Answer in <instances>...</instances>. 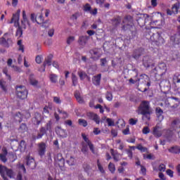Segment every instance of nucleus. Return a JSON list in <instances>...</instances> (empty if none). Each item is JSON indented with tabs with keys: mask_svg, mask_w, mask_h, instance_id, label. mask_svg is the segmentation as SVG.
Masks as SVG:
<instances>
[{
	"mask_svg": "<svg viewBox=\"0 0 180 180\" xmlns=\"http://www.w3.org/2000/svg\"><path fill=\"white\" fill-rule=\"evenodd\" d=\"M145 37L150 41L151 45L155 47H161L165 44V39L162 37L161 32L154 33L151 30L146 31Z\"/></svg>",
	"mask_w": 180,
	"mask_h": 180,
	"instance_id": "f257e3e1",
	"label": "nucleus"
},
{
	"mask_svg": "<svg viewBox=\"0 0 180 180\" xmlns=\"http://www.w3.org/2000/svg\"><path fill=\"white\" fill-rule=\"evenodd\" d=\"M138 113L144 116L147 120H150L153 114V110H151V108L150 107V102L147 101H142L138 108Z\"/></svg>",
	"mask_w": 180,
	"mask_h": 180,
	"instance_id": "f03ea898",
	"label": "nucleus"
},
{
	"mask_svg": "<svg viewBox=\"0 0 180 180\" xmlns=\"http://www.w3.org/2000/svg\"><path fill=\"white\" fill-rule=\"evenodd\" d=\"M179 105V98L175 97H168L162 100V103L160 104V106L164 108V109H176Z\"/></svg>",
	"mask_w": 180,
	"mask_h": 180,
	"instance_id": "7ed1b4c3",
	"label": "nucleus"
},
{
	"mask_svg": "<svg viewBox=\"0 0 180 180\" xmlns=\"http://www.w3.org/2000/svg\"><path fill=\"white\" fill-rule=\"evenodd\" d=\"M152 75L155 77V81H161L162 77L167 74V64L160 63L158 66L152 70Z\"/></svg>",
	"mask_w": 180,
	"mask_h": 180,
	"instance_id": "20e7f679",
	"label": "nucleus"
},
{
	"mask_svg": "<svg viewBox=\"0 0 180 180\" xmlns=\"http://www.w3.org/2000/svg\"><path fill=\"white\" fill-rule=\"evenodd\" d=\"M144 21H145V26L147 32L148 30H151V29H154V26L158 23V20L153 21L151 17L148 15V14H143Z\"/></svg>",
	"mask_w": 180,
	"mask_h": 180,
	"instance_id": "39448f33",
	"label": "nucleus"
},
{
	"mask_svg": "<svg viewBox=\"0 0 180 180\" xmlns=\"http://www.w3.org/2000/svg\"><path fill=\"white\" fill-rule=\"evenodd\" d=\"M15 89L17 98L22 100L27 98V89L25 86H17Z\"/></svg>",
	"mask_w": 180,
	"mask_h": 180,
	"instance_id": "423d86ee",
	"label": "nucleus"
},
{
	"mask_svg": "<svg viewBox=\"0 0 180 180\" xmlns=\"http://www.w3.org/2000/svg\"><path fill=\"white\" fill-rule=\"evenodd\" d=\"M12 44H13L12 39L8 38L6 39L4 37L0 38V46H3V47H6V49H9Z\"/></svg>",
	"mask_w": 180,
	"mask_h": 180,
	"instance_id": "0eeeda50",
	"label": "nucleus"
},
{
	"mask_svg": "<svg viewBox=\"0 0 180 180\" xmlns=\"http://www.w3.org/2000/svg\"><path fill=\"white\" fill-rule=\"evenodd\" d=\"M53 60V54H49L47 58L45 59L44 64H43V67H41V68L39 69V71H40L41 72H44V71H46V65H51V61Z\"/></svg>",
	"mask_w": 180,
	"mask_h": 180,
	"instance_id": "6e6552de",
	"label": "nucleus"
},
{
	"mask_svg": "<svg viewBox=\"0 0 180 180\" xmlns=\"http://www.w3.org/2000/svg\"><path fill=\"white\" fill-rule=\"evenodd\" d=\"M54 160L56 162H57V164L58 165V167H60V168L62 167H64L65 164V160L64 159V158H63V154L58 153L56 155H55Z\"/></svg>",
	"mask_w": 180,
	"mask_h": 180,
	"instance_id": "1a4fd4ad",
	"label": "nucleus"
},
{
	"mask_svg": "<svg viewBox=\"0 0 180 180\" xmlns=\"http://www.w3.org/2000/svg\"><path fill=\"white\" fill-rule=\"evenodd\" d=\"M26 165L28 166L30 169H34L36 168V162L34 161V158L31 157L30 155H27L26 158Z\"/></svg>",
	"mask_w": 180,
	"mask_h": 180,
	"instance_id": "9d476101",
	"label": "nucleus"
},
{
	"mask_svg": "<svg viewBox=\"0 0 180 180\" xmlns=\"http://www.w3.org/2000/svg\"><path fill=\"white\" fill-rule=\"evenodd\" d=\"M123 30H130L131 34L133 37L136 36L137 34V30L136 29V26H134V24H127L126 25L122 26Z\"/></svg>",
	"mask_w": 180,
	"mask_h": 180,
	"instance_id": "9b49d317",
	"label": "nucleus"
},
{
	"mask_svg": "<svg viewBox=\"0 0 180 180\" xmlns=\"http://www.w3.org/2000/svg\"><path fill=\"white\" fill-rule=\"evenodd\" d=\"M47 148V146L46 143L41 142L38 143V154L40 157H43L44 154H46V149Z\"/></svg>",
	"mask_w": 180,
	"mask_h": 180,
	"instance_id": "f8f14e48",
	"label": "nucleus"
},
{
	"mask_svg": "<svg viewBox=\"0 0 180 180\" xmlns=\"http://www.w3.org/2000/svg\"><path fill=\"white\" fill-rule=\"evenodd\" d=\"M143 65L146 67V68H148L153 65V59L149 56H144L143 58Z\"/></svg>",
	"mask_w": 180,
	"mask_h": 180,
	"instance_id": "ddd939ff",
	"label": "nucleus"
},
{
	"mask_svg": "<svg viewBox=\"0 0 180 180\" xmlns=\"http://www.w3.org/2000/svg\"><path fill=\"white\" fill-rule=\"evenodd\" d=\"M82 137L83 140L86 143L87 146H89L91 153H93V154H95V149L94 148V144L92 143V142H91L89 139L86 137V135H85V134H82Z\"/></svg>",
	"mask_w": 180,
	"mask_h": 180,
	"instance_id": "4468645a",
	"label": "nucleus"
},
{
	"mask_svg": "<svg viewBox=\"0 0 180 180\" xmlns=\"http://www.w3.org/2000/svg\"><path fill=\"white\" fill-rule=\"evenodd\" d=\"M88 40H89V37L86 35L80 36L79 37L77 43L79 44V46H82V47H84L88 43Z\"/></svg>",
	"mask_w": 180,
	"mask_h": 180,
	"instance_id": "2eb2a0df",
	"label": "nucleus"
},
{
	"mask_svg": "<svg viewBox=\"0 0 180 180\" xmlns=\"http://www.w3.org/2000/svg\"><path fill=\"white\" fill-rule=\"evenodd\" d=\"M47 132L46 129L44 128V127H41L39 129V132L38 133L37 136H32V140H40V139L43 138V136L46 134Z\"/></svg>",
	"mask_w": 180,
	"mask_h": 180,
	"instance_id": "dca6fc26",
	"label": "nucleus"
},
{
	"mask_svg": "<svg viewBox=\"0 0 180 180\" xmlns=\"http://www.w3.org/2000/svg\"><path fill=\"white\" fill-rule=\"evenodd\" d=\"M172 81L176 86V89L180 92V75H174Z\"/></svg>",
	"mask_w": 180,
	"mask_h": 180,
	"instance_id": "f3484780",
	"label": "nucleus"
},
{
	"mask_svg": "<svg viewBox=\"0 0 180 180\" xmlns=\"http://www.w3.org/2000/svg\"><path fill=\"white\" fill-rule=\"evenodd\" d=\"M170 41L172 44H180V34L177 32L170 37Z\"/></svg>",
	"mask_w": 180,
	"mask_h": 180,
	"instance_id": "a211bd4d",
	"label": "nucleus"
},
{
	"mask_svg": "<svg viewBox=\"0 0 180 180\" xmlns=\"http://www.w3.org/2000/svg\"><path fill=\"white\" fill-rule=\"evenodd\" d=\"M143 51H144V49H143V48L134 49L132 54L133 58H135V60H138V58H140V57H141V54H143Z\"/></svg>",
	"mask_w": 180,
	"mask_h": 180,
	"instance_id": "6ab92c4d",
	"label": "nucleus"
},
{
	"mask_svg": "<svg viewBox=\"0 0 180 180\" xmlns=\"http://www.w3.org/2000/svg\"><path fill=\"white\" fill-rule=\"evenodd\" d=\"M153 134L155 137L160 138L162 136V131L161 130V127L156 125L153 128Z\"/></svg>",
	"mask_w": 180,
	"mask_h": 180,
	"instance_id": "aec40b11",
	"label": "nucleus"
},
{
	"mask_svg": "<svg viewBox=\"0 0 180 180\" xmlns=\"http://www.w3.org/2000/svg\"><path fill=\"white\" fill-rule=\"evenodd\" d=\"M20 16V10H18L15 13L13 14L11 23H15V24L17 23V25H19Z\"/></svg>",
	"mask_w": 180,
	"mask_h": 180,
	"instance_id": "412c9836",
	"label": "nucleus"
},
{
	"mask_svg": "<svg viewBox=\"0 0 180 180\" xmlns=\"http://www.w3.org/2000/svg\"><path fill=\"white\" fill-rule=\"evenodd\" d=\"M56 133L59 137H62L63 139L67 137V131L61 129L60 127L56 129Z\"/></svg>",
	"mask_w": 180,
	"mask_h": 180,
	"instance_id": "4be33fe9",
	"label": "nucleus"
},
{
	"mask_svg": "<svg viewBox=\"0 0 180 180\" xmlns=\"http://www.w3.org/2000/svg\"><path fill=\"white\" fill-rule=\"evenodd\" d=\"M110 154L115 162H117L120 160V157H122L117 150H114L113 149H110Z\"/></svg>",
	"mask_w": 180,
	"mask_h": 180,
	"instance_id": "5701e85b",
	"label": "nucleus"
},
{
	"mask_svg": "<svg viewBox=\"0 0 180 180\" xmlns=\"http://www.w3.org/2000/svg\"><path fill=\"white\" fill-rule=\"evenodd\" d=\"M112 26L114 27H117L120 23H122V18L120 15H116L114 18L111 20Z\"/></svg>",
	"mask_w": 180,
	"mask_h": 180,
	"instance_id": "b1692460",
	"label": "nucleus"
},
{
	"mask_svg": "<svg viewBox=\"0 0 180 180\" xmlns=\"http://www.w3.org/2000/svg\"><path fill=\"white\" fill-rule=\"evenodd\" d=\"M102 78V75L98 74L94 77L92 79V82L94 85H96V86H98V85H101V79Z\"/></svg>",
	"mask_w": 180,
	"mask_h": 180,
	"instance_id": "393cba45",
	"label": "nucleus"
},
{
	"mask_svg": "<svg viewBox=\"0 0 180 180\" xmlns=\"http://www.w3.org/2000/svg\"><path fill=\"white\" fill-rule=\"evenodd\" d=\"M36 22L38 25H41L42 27H49V25H46V22H44V18H43V14H41L37 18Z\"/></svg>",
	"mask_w": 180,
	"mask_h": 180,
	"instance_id": "a878e982",
	"label": "nucleus"
},
{
	"mask_svg": "<svg viewBox=\"0 0 180 180\" xmlns=\"http://www.w3.org/2000/svg\"><path fill=\"white\" fill-rule=\"evenodd\" d=\"M90 54H91V58L94 61H97L101 58V56L98 55V51L96 49H92L90 51Z\"/></svg>",
	"mask_w": 180,
	"mask_h": 180,
	"instance_id": "bb28decb",
	"label": "nucleus"
},
{
	"mask_svg": "<svg viewBox=\"0 0 180 180\" xmlns=\"http://www.w3.org/2000/svg\"><path fill=\"white\" fill-rule=\"evenodd\" d=\"M7 169H8V167L2 165H0V175L1 176L4 180H8V177L5 176V174Z\"/></svg>",
	"mask_w": 180,
	"mask_h": 180,
	"instance_id": "cd10ccee",
	"label": "nucleus"
},
{
	"mask_svg": "<svg viewBox=\"0 0 180 180\" xmlns=\"http://www.w3.org/2000/svg\"><path fill=\"white\" fill-rule=\"evenodd\" d=\"M155 113L159 120H162V119H164V116L162 115L164 113V111L162 110V109H161V108L160 107L156 108Z\"/></svg>",
	"mask_w": 180,
	"mask_h": 180,
	"instance_id": "c85d7f7f",
	"label": "nucleus"
},
{
	"mask_svg": "<svg viewBox=\"0 0 180 180\" xmlns=\"http://www.w3.org/2000/svg\"><path fill=\"white\" fill-rule=\"evenodd\" d=\"M34 122L37 126H39L40 123H41V115L39 112H35L34 113Z\"/></svg>",
	"mask_w": 180,
	"mask_h": 180,
	"instance_id": "c756f323",
	"label": "nucleus"
},
{
	"mask_svg": "<svg viewBox=\"0 0 180 180\" xmlns=\"http://www.w3.org/2000/svg\"><path fill=\"white\" fill-rule=\"evenodd\" d=\"M75 98H76V101H77L78 103H84V98L81 97V93H79V91L76 90L75 91Z\"/></svg>",
	"mask_w": 180,
	"mask_h": 180,
	"instance_id": "7c9ffc66",
	"label": "nucleus"
},
{
	"mask_svg": "<svg viewBox=\"0 0 180 180\" xmlns=\"http://www.w3.org/2000/svg\"><path fill=\"white\" fill-rule=\"evenodd\" d=\"M137 22L139 26H140V27H143L146 26V21L144 20L143 14L140 15V16L137 19Z\"/></svg>",
	"mask_w": 180,
	"mask_h": 180,
	"instance_id": "2f4dec72",
	"label": "nucleus"
},
{
	"mask_svg": "<svg viewBox=\"0 0 180 180\" xmlns=\"http://www.w3.org/2000/svg\"><path fill=\"white\" fill-rule=\"evenodd\" d=\"M83 169H84V172H86L88 175H91L92 174V167L86 163L83 165Z\"/></svg>",
	"mask_w": 180,
	"mask_h": 180,
	"instance_id": "473e14b6",
	"label": "nucleus"
},
{
	"mask_svg": "<svg viewBox=\"0 0 180 180\" xmlns=\"http://www.w3.org/2000/svg\"><path fill=\"white\" fill-rule=\"evenodd\" d=\"M169 153H172V154H179L180 153V146H172L169 149Z\"/></svg>",
	"mask_w": 180,
	"mask_h": 180,
	"instance_id": "72a5a7b5",
	"label": "nucleus"
},
{
	"mask_svg": "<svg viewBox=\"0 0 180 180\" xmlns=\"http://www.w3.org/2000/svg\"><path fill=\"white\" fill-rule=\"evenodd\" d=\"M0 88L4 92H5V94L8 93V86L6 85V82L0 80Z\"/></svg>",
	"mask_w": 180,
	"mask_h": 180,
	"instance_id": "f704fd0d",
	"label": "nucleus"
},
{
	"mask_svg": "<svg viewBox=\"0 0 180 180\" xmlns=\"http://www.w3.org/2000/svg\"><path fill=\"white\" fill-rule=\"evenodd\" d=\"M180 4L179 2H177L174 4L172 7V11L174 15H176L178 13V11H179Z\"/></svg>",
	"mask_w": 180,
	"mask_h": 180,
	"instance_id": "c9c22d12",
	"label": "nucleus"
},
{
	"mask_svg": "<svg viewBox=\"0 0 180 180\" xmlns=\"http://www.w3.org/2000/svg\"><path fill=\"white\" fill-rule=\"evenodd\" d=\"M6 155H8V150H4V154L0 153V161L4 163L8 161Z\"/></svg>",
	"mask_w": 180,
	"mask_h": 180,
	"instance_id": "e433bc0d",
	"label": "nucleus"
},
{
	"mask_svg": "<svg viewBox=\"0 0 180 180\" xmlns=\"http://www.w3.org/2000/svg\"><path fill=\"white\" fill-rule=\"evenodd\" d=\"M58 76H57V75L51 74L49 75V79L51 82H52V84H56L58 81Z\"/></svg>",
	"mask_w": 180,
	"mask_h": 180,
	"instance_id": "4c0bfd02",
	"label": "nucleus"
},
{
	"mask_svg": "<svg viewBox=\"0 0 180 180\" xmlns=\"http://www.w3.org/2000/svg\"><path fill=\"white\" fill-rule=\"evenodd\" d=\"M22 19L23 20L22 21V25L25 23L26 25H28V26H30L29 20H27V17L26 16V11H22Z\"/></svg>",
	"mask_w": 180,
	"mask_h": 180,
	"instance_id": "58836bf2",
	"label": "nucleus"
},
{
	"mask_svg": "<svg viewBox=\"0 0 180 180\" xmlns=\"http://www.w3.org/2000/svg\"><path fill=\"white\" fill-rule=\"evenodd\" d=\"M108 169L111 174H114L116 171V166L110 162L108 165Z\"/></svg>",
	"mask_w": 180,
	"mask_h": 180,
	"instance_id": "ea45409f",
	"label": "nucleus"
},
{
	"mask_svg": "<svg viewBox=\"0 0 180 180\" xmlns=\"http://www.w3.org/2000/svg\"><path fill=\"white\" fill-rule=\"evenodd\" d=\"M81 81H84V79L86 78V77H88V75H86V73L84 71H79L77 72Z\"/></svg>",
	"mask_w": 180,
	"mask_h": 180,
	"instance_id": "a19ab883",
	"label": "nucleus"
},
{
	"mask_svg": "<svg viewBox=\"0 0 180 180\" xmlns=\"http://www.w3.org/2000/svg\"><path fill=\"white\" fill-rule=\"evenodd\" d=\"M72 82L73 86H77V84H78V77H77V75L75 74H72Z\"/></svg>",
	"mask_w": 180,
	"mask_h": 180,
	"instance_id": "79ce46f5",
	"label": "nucleus"
},
{
	"mask_svg": "<svg viewBox=\"0 0 180 180\" xmlns=\"http://www.w3.org/2000/svg\"><path fill=\"white\" fill-rule=\"evenodd\" d=\"M17 44L19 46L18 51H22V53H25V45L22 44V39L18 40Z\"/></svg>",
	"mask_w": 180,
	"mask_h": 180,
	"instance_id": "37998d69",
	"label": "nucleus"
},
{
	"mask_svg": "<svg viewBox=\"0 0 180 180\" xmlns=\"http://www.w3.org/2000/svg\"><path fill=\"white\" fill-rule=\"evenodd\" d=\"M136 148L137 150H139V151H141V153H147V151H148V149L146 147H143L141 144H139L136 146Z\"/></svg>",
	"mask_w": 180,
	"mask_h": 180,
	"instance_id": "c03bdc74",
	"label": "nucleus"
},
{
	"mask_svg": "<svg viewBox=\"0 0 180 180\" xmlns=\"http://www.w3.org/2000/svg\"><path fill=\"white\" fill-rule=\"evenodd\" d=\"M78 123L79 126H82L83 127H86V126H88V122L84 119H79Z\"/></svg>",
	"mask_w": 180,
	"mask_h": 180,
	"instance_id": "a18cd8bd",
	"label": "nucleus"
},
{
	"mask_svg": "<svg viewBox=\"0 0 180 180\" xmlns=\"http://www.w3.org/2000/svg\"><path fill=\"white\" fill-rule=\"evenodd\" d=\"M19 130L20 131H21V133L26 132V131L27 130V125H26L25 123L21 124V125L20 126Z\"/></svg>",
	"mask_w": 180,
	"mask_h": 180,
	"instance_id": "49530a36",
	"label": "nucleus"
},
{
	"mask_svg": "<svg viewBox=\"0 0 180 180\" xmlns=\"http://www.w3.org/2000/svg\"><path fill=\"white\" fill-rule=\"evenodd\" d=\"M30 84L32 85L33 86H37V84H39V82L34 79H33V76H30Z\"/></svg>",
	"mask_w": 180,
	"mask_h": 180,
	"instance_id": "de8ad7c7",
	"label": "nucleus"
},
{
	"mask_svg": "<svg viewBox=\"0 0 180 180\" xmlns=\"http://www.w3.org/2000/svg\"><path fill=\"white\" fill-rule=\"evenodd\" d=\"M67 164L70 166L75 165V158L71 156L70 159L67 160Z\"/></svg>",
	"mask_w": 180,
	"mask_h": 180,
	"instance_id": "09e8293b",
	"label": "nucleus"
},
{
	"mask_svg": "<svg viewBox=\"0 0 180 180\" xmlns=\"http://www.w3.org/2000/svg\"><path fill=\"white\" fill-rule=\"evenodd\" d=\"M119 61H120V58H116L115 59L112 60L111 62L112 67L115 68V67L119 64Z\"/></svg>",
	"mask_w": 180,
	"mask_h": 180,
	"instance_id": "8fccbe9b",
	"label": "nucleus"
},
{
	"mask_svg": "<svg viewBox=\"0 0 180 180\" xmlns=\"http://www.w3.org/2000/svg\"><path fill=\"white\" fill-rule=\"evenodd\" d=\"M97 166L100 172H101V174H105V169H103V167H102V165L101 164V162H99V160H97Z\"/></svg>",
	"mask_w": 180,
	"mask_h": 180,
	"instance_id": "3c124183",
	"label": "nucleus"
},
{
	"mask_svg": "<svg viewBox=\"0 0 180 180\" xmlns=\"http://www.w3.org/2000/svg\"><path fill=\"white\" fill-rule=\"evenodd\" d=\"M105 98L107 101H109V102H111L113 99V96L112 95L111 92L108 91L105 94Z\"/></svg>",
	"mask_w": 180,
	"mask_h": 180,
	"instance_id": "603ef678",
	"label": "nucleus"
},
{
	"mask_svg": "<svg viewBox=\"0 0 180 180\" xmlns=\"http://www.w3.org/2000/svg\"><path fill=\"white\" fill-rule=\"evenodd\" d=\"M22 34H23V30H22V27H20V26H18V28L17 29L15 33V36H19V37H21Z\"/></svg>",
	"mask_w": 180,
	"mask_h": 180,
	"instance_id": "864d4df0",
	"label": "nucleus"
},
{
	"mask_svg": "<svg viewBox=\"0 0 180 180\" xmlns=\"http://www.w3.org/2000/svg\"><path fill=\"white\" fill-rule=\"evenodd\" d=\"M83 8L84 12H91V9H92V7H91L90 4H86Z\"/></svg>",
	"mask_w": 180,
	"mask_h": 180,
	"instance_id": "5fc2aeb1",
	"label": "nucleus"
},
{
	"mask_svg": "<svg viewBox=\"0 0 180 180\" xmlns=\"http://www.w3.org/2000/svg\"><path fill=\"white\" fill-rule=\"evenodd\" d=\"M165 169H167V167L162 163L159 165L158 169V170H159L160 172H165Z\"/></svg>",
	"mask_w": 180,
	"mask_h": 180,
	"instance_id": "6e6d98bb",
	"label": "nucleus"
},
{
	"mask_svg": "<svg viewBox=\"0 0 180 180\" xmlns=\"http://www.w3.org/2000/svg\"><path fill=\"white\" fill-rule=\"evenodd\" d=\"M137 122H139V120L134 119V118H131L129 120V124H131V126H134V125L137 124Z\"/></svg>",
	"mask_w": 180,
	"mask_h": 180,
	"instance_id": "4d7b16f0",
	"label": "nucleus"
},
{
	"mask_svg": "<svg viewBox=\"0 0 180 180\" xmlns=\"http://www.w3.org/2000/svg\"><path fill=\"white\" fill-rule=\"evenodd\" d=\"M74 40H75V37L70 36V37H68L66 43H67V44L70 45L72 43V41H74Z\"/></svg>",
	"mask_w": 180,
	"mask_h": 180,
	"instance_id": "13d9d810",
	"label": "nucleus"
},
{
	"mask_svg": "<svg viewBox=\"0 0 180 180\" xmlns=\"http://www.w3.org/2000/svg\"><path fill=\"white\" fill-rule=\"evenodd\" d=\"M82 153L84 154H86V153H88V146L85 145L84 143H82Z\"/></svg>",
	"mask_w": 180,
	"mask_h": 180,
	"instance_id": "bf43d9fd",
	"label": "nucleus"
},
{
	"mask_svg": "<svg viewBox=\"0 0 180 180\" xmlns=\"http://www.w3.org/2000/svg\"><path fill=\"white\" fill-rule=\"evenodd\" d=\"M6 174L9 176V178H12V176H13V171H12L11 169L7 168V170H6Z\"/></svg>",
	"mask_w": 180,
	"mask_h": 180,
	"instance_id": "052dcab7",
	"label": "nucleus"
},
{
	"mask_svg": "<svg viewBox=\"0 0 180 180\" xmlns=\"http://www.w3.org/2000/svg\"><path fill=\"white\" fill-rule=\"evenodd\" d=\"M97 114H95L94 112H87L86 116L90 119V120H93L94 118H95L96 115Z\"/></svg>",
	"mask_w": 180,
	"mask_h": 180,
	"instance_id": "680f3d73",
	"label": "nucleus"
},
{
	"mask_svg": "<svg viewBox=\"0 0 180 180\" xmlns=\"http://www.w3.org/2000/svg\"><path fill=\"white\" fill-rule=\"evenodd\" d=\"M15 117H19L18 122L20 123L22 120H23V115L20 113V112H18L15 114Z\"/></svg>",
	"mask_w": 180,
	"mask_h": 180,
	"instance_id": "e2e57ef3",
	"label": "nucleus"
},
{
	"mask_svg": "<svg viewBox=\"0 0 180 180\" xmlns=\"http://www.w3.org/2000/svg\"><path fill=\"white\" fill-rule=\"evenodd\" d=\"M106 122L109 127L115 126V122L110 118H107Z\"/></svg>",
	"mask_w": 180,
	"mask_h": 180,
	"instance_id": "0e129e2a",
	"label": "nucleus"
},
{
	"mask_svg": "<svg viewBox=\"0 0 180 180\" xmlns=\"http://www.w3.org/2000/svg\"><path fill=\"white\" fill-rule=\"evenodd\" d=\"M20 148H22L23 150H25L26 148V141L22 140L20 142Z\"/></svg>",
	"mask_w": 180,
	"mask_h": 180,
	"instance_id": "69168bd1",
	"label": "nucleus"
},
{
	"mask_svg": "<svg viewBox=\"0 0 180 180\" xmlns=\"http://www.w3.org/2000/svg\"><path fill=\"white\" fill-rule=\"evenodd\" d=\"M53 102H55V103H57V105H60L61 103V99L60 98V97L54 96Z\"/></svg>",
	"mask_w": 180,
	"mask_h": 180,
	"instance_id": "338daca9",
	"label": "nucleus"
},
{
	"mask_svg": "<svg viewBox=\"0 0 180 180\" xmlns=\"http://www.w3.org/2000/svg\"><path fill=\"white\" fill-rule=\"evenodd\" d=\"M142 133L143 134H148V133H150V128H148V127H143Z\"/></svg>",
	"mask_w": 180,
	"mask_h": 180,
	"instance_id": "774afa93",
	"label": "nucleus"
}]
</instances>
